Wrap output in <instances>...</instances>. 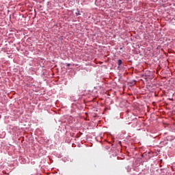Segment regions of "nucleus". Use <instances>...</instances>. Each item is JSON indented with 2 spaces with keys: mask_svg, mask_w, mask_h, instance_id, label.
Segmentation results:
<instances>
[{
  "mask_svg": "<svg viewBox=\"0 0 175 175\" xmlns=\"http://www.w3.org/2000/svg\"><path fill=\"white\" fill-rule=\"evenodd\" d=\"M75 14L76 16H80V11L77 10Z\"/></svg>",
  "mask_w": 175,
  "mask_h": 175,
  "instance_id": "2",
  "label": "nucleus"
},
{
  "mask_svg": "<svg viewBox=\"0 0 175 175\" xmlns=\"http://www.w3.org/2000/svg\"><path fill=\"white\" fill-rule=\"evenodd\" d=\"M122 64V61L121 59H119L118 62V65L119 66H121Z\"/></svg>",
  "mask_w": 175,
  "mask_h": 175,
  "instance_id": "1",
  "label": "nucleus"
},
{
  "mask_svg": "<svg viewBox=\"0 0 175 175\" xmlns=\"http://www.w3.org/2000/svg\"><path fill=\"white\" fill-rule=\"evenodd\" d=\"M67 66H70V64H67Z\"/></svg>",
  "mask_w": 175,
  "mask_h": 175,
  "instance_id": "3",
  "label": "nucleus"
}]
</instances>
